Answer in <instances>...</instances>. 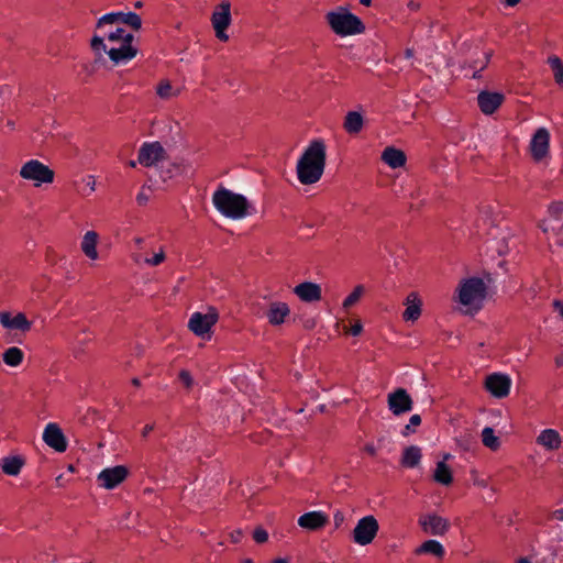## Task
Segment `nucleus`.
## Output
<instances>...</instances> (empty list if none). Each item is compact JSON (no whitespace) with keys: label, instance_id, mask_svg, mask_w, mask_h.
Instances as JSON below:
<instances>
[{"label":"nucleus","instance_id":"nucleus-1","mask_svg":"<svg viewBox=\"0 0 563 563\" xmlns=\"http://www.w3.org/2000/svg\"><path fill=\"white\" fill-rule=\"evenodd\" d=\"M103 29L102 34H95L90 41L91 49L97 54L107 53L111 62L115 65L125 64L132 60L139 53V48L133 44L134 35L124 27L109 25Z\"/></svg>","mask_w":563,"mask_h":563},{"label":"nucleus","instance_id":"nucleus-2","mask_svg":"<svg viewBox=\"0 0 563 563\" xmlns=\"http://www.w3.org/2000/svg\"><path fill=\"white\" fill-rule=\"evenodd\" d=\"M327 159L325 144L322 140H313L297 163V177L302 185L318 183L324 172Z\"/></svg>","mask_w":563,"mask_h":563},{"label":"nucleus","instance_id":"nucleus-3","mask_svg":"<svg viewBox=\"0 0 563 563\" xmlns=\"http://www.w3.org/2000/svg\"><path fill=\"white\" fill-rule=\"evenodd\" d=\"M212 203L222 216L229 219L240 220L250 214L246 197L222 186L213 192Z\"/></svg>","mask_w":563,"mask_h":563},{"label":"nucleus","instance_id":"nucleus-4","mask_svg":"<svg viewBox=\"0 0 563 563\" xmlns=\"http://www.w3.org/2000/svg\"><path fill=\"white\" fill-rule=\"evenodd\" d=\"M324 19L331 31L341 37L363 34L366 30L363 21L351 13L346 7L341 5L329 11Z\"/></svg>","mask_w":563,"mask_h":563},{"label":"nucleus","instance_id":"nucleus-5","mask_svg":"<svg viewBox=\"0 0 563 563\" xmlns=\"http://www.w3.org/2000/svg\"><path fill=\"white\" fill-rule=\"evenodd\" d=\"M459 302L468 309L479 310L487 295V287L479 277L463 279L457 289Z\"/></svg>","mask_w":563,"mask_h":563},{"label":"nucleus","instance_id":"nucleus-6","mask_svg":"<svg viewBox=\"0 0 563 563\" xmlns=\"http://www.w3.org/2000/svg\"><path fill=\"white\" fill-rule=\"evenodd\" d=\"M20 176L33 181L35 187L42 184H52L54 181L55 173L47 165L37 159H30L24 163L20 169Z\"/></svg>","mask_w":563,"mask_h":563},{"label":"nucleus","instance_id":"nucleus-7","mask_svg":"<svg viewBox=\"0 0 563 563\" xmlns=\"http://www.w3.org/2000/svg\"><path fill=\"white\" fill-rule=\"evenodd\" d=\"M231 21V3L228 0H223L216 7L211 15V24L219 41L227 42L229 40L225 31L230 26Z\"/></svg>","mask_w":563,"mask_h":563},{"label":"nucleus","instance_id":"nucleus-8","mask_svg":"<svg viewBox=\"0 0 563 563\" xmlns=\"http://www.w3.org/2000/svg\"><path fill=\"white\" fill-rule=\"evenodd\" d=\"M219 313L214 307H209L207 313L194 312L188 321V328L198 336L208 334L218 322Z\"/></svg>","mask_w":563,"mask_h":563},{"label":"nucleus","instance_id":"nucleus-9","mask_svg":"<svg viewBox=\"0 0 563 563\" xmlns=\"http://www.w3.org/2000/svg\"><path fill=\"white\" fill-rule=\"evenodd\" d=\"M379 530L378 521L372 515L361 518L354 530L353 541L358 545H367L372 543Z\"/></svg>","mask_w":563,"mask_h":563},{"label":"nucleus","instance_id":"nucleus-10","mask_svg":"<svg viewBox=\"0 0 563 563\" xmlns=\"http://www.w3.org/2000/svg\"><path fill=\"white\" fill-rule=\"evenodd\" d=\"M165 155V148L159 142L144 143L139 151L137 162L145 167H151L164 161Z\"/></svg>","mask_w":563,"mask_h":563},{"label":"nucleus","instance_id":"nucleus-11","mask_svg":"<svg viewBox=\"0 0 563 563\" xmlns=\"http://www.w3.org/2000/svg\"><path fill=\"white\" fill-rule=\"evenodd\" d=\"M388 409L395 415L400 416L412 409V398L405 388H397L387 397Z\"/></svg>","mask_w":563,"mask_h":563},{"label":"nucleus","instance_id":"nucleus-12","mask_svg":"<svg viewBox=\"0 0 563 563\" xmlns=\"http://www.w3.org/2000/svg\"><path fill=\"white\" fill-rule=\"evenodd\" d=\"M484 386L494 397L505 398L509 395L511 379L506 374L493 373L486 377Z\"/></svg>","mask_w":563,"mask_h":563},{"label":"nucleus","instance_id":"nucleus-13","mask_svg":"<svg viewBox=\"0 0 563 563\" xmlns=\"http://www.w3.org/2000/svg\"><path fill=\"white\" fill-rule=\"evenodd\" d=\"M129 475L124 465H117L102 470L98 475V482L106 489H113L120 485Z\"/></svg>","mask_w":563,"mask_h":563},{"label":"nucleus","instance_id":"nucleus-14","mask_svg":"<svg viewBox=\"0 0 563 563\" xmlns=\"http://www.w3.org/2000/svg\"><path fill=\"white\" fill-rule=\"evenodd\" d=\"M550 147V133L545 128H539L530 142L531 156L536 162H541L548 154Z\"/></svg>","mask_w":563,"mask_h":563},{"label":"nucleus","instance_id":"nucleus-15","mask_svg":"<svg viewBox=\"0 0 563 563\" xmlns=\"http://www.w3.org/2000/svg\"><path fill=\"white\" fill-rule=\"evenodd\" d=\"M419 523L424 532L432 536H443L450 528L449 520L435 514L421 516Z\"/></svg>","mask_w":563,"mask_h":563},{"label":"nucleus","instance_id":"nucleus-16","mask_svg":"<svg viewBox=\"0 0 563 563\" xmlns=\"http://www.w3.org/2000/svg\"><path fill=\"white\" fill-rule=\"evenodd\" d=\"M505 96L500 92L483 90L477 95V104L481 111L486 114H493L504 102Z\"/></svg>","mask_w":563,"mask_h":563},{"label":"nucleus","instance_id":"nucleus-17","mask_svg":"<svg viewBox=\"0 0 563 563\" xmlns=\"http://www.w3.org/2000/svg\"><path fill=\"white\" fill-rule=\"evenodd\" d=\"M297 522L302 529L318 531L329 523V517L323 511L313 510L301 515Z\"/></svg>","mask_w":563,"mask_h":563},{"label":"nucleus","instance_id":"nucleus-18","mask_svg":"<svg viewBox=\"0 0 563 563\" xmlns=\"http://www.w3.org/2000/svg\"><path fill=\"white\" fill-rule=\"evenodd\" d=\"M44 442L57 452H65L67 442L62 429L56 423H48L43 432Z\"/></svg>","mask_w":563,"mask_h":563},{"label":"nucleus","instance_id":"nucleus-19","mask_svg":"<svg viewBox=\"0 0 563 563\" xmlns=\"http://www.w3.org/2000/svg\"><path fill=\"white\" fill-rule=\"evenodd\" d=\"M292 291L303 302H317L322 297L321 286L312 282L300 283Z\"/></svg>","mask_w":563,"mask_h":563},{"label":"nucleus","instance_id":"nucleus-20","mask_svg":"<svg viewBox=\"0 0 563 563\" xmlns=\"http://www.w3.org/2000/svg\"><path fill=\"white\" fill-rule=\"evenodd\" d=\"M0 323L8 329H15L22 332H27L31 330L32 323L26 319L25 314L22 312L16 313L14 317H11L9 312H0Z\"/></svg>","mask_w":563,"mask_h":563},{"label":"nucleus","instance_id":"nucleus-21","mask_svg":"<svg viewBox=\"0 0 563 563\" xmlns=\"http://www.w3.org/2000/svg\"><path fill=\"white\" fill-rule=\"evenodd\" d=\"M289 313L290 309L286 302L274 301L269 305L266 317L272 325H280Z\"/></svg>","mask_w":563,"mask_h":563},{"label":"nucleus","instance_id":"nucleus-22","mask_svg":"<svg viewBox=\"0 0 563 563\" xmlns=\"http://www.w3.org/2000/svg\"><path fill=\"white\" fill-rule=\"evenodd\" d=\"M537 444L543 446L548 451L558 450L561 446L562 438L554 429H544L536 439Z\"/></svg>","mask_w":563,"mask_h":563},{"label":"nucleus","instance_id":"nucleus-23","mask_svg":"<svg viewBox=\"0 0 563 563\" xmlns=\"http://www.w3.org/2000/svg\"><path fill=\"white\" fill-rule=\"evenodd\" d=\"M406 309L402 313L405 321H416L421 316L422 301L417 292H410L405 301Z\"/></svg>","mask_w":563,"mask_h":563},{"label":"nucleus","instance_id":"nucleus-24","mask_svg":"<svg viewBox=\"0 0 563 563\" xmlns=\"http://www.w3.org/2000/svg\"><path fill=\"white\" fill-rule=\"evenodd\" d=\"M382 161L390 168H399L405 166L407 157L404 151L393 146L386 147L382 153Z\"/></svg>","mask_w":563,"mask_h":563},{"label":"nucleus","instance_id":"nucleus-25","mask_svg":"<svg viewBox=\"0 0 563 563\" xmlns=\"http://www.w3.org/2000/svg\"><path fill=\"white\" fill-rule=\"evenodd\" d=\"M416 554H430L435 556L439 560H442L445 554V550L443 545L433 539L427 540L423 543H421L416 550Z\"/></svg>","mask_w":563,"mask_h":563},{"label":"nucleus","instance_id":"nucleus-26","mask_svg":"<svg viewBox=\"0 0 563 563\" xmlns=\"http://www.w3.org/2000/svg\"><path fill=\"white\" fill-rule=\"evenodd\" d=\"M97 243L98 233L95 231H87L81 241V250L87 257L93 261L98 258Z\"/></svg>","mask_w":563,"mask_h":563},{"label":"nucleus","instance_id":"nucleus-27","mask_svg":"<svg viewBox=\"0 0 563 563\" xmlns=\"http://www.w3.org/2000/svg\"><path fill=\"white\" fill-rule=\"evenodd\" d=\"M364 125L363 115L357 111H350L346 113L343 128L349 134H357L362 131Z\"/></svg>","mask_w":563,"mask_h":563},{"label":"nucleus","instance_id":"nucleus-28","mask_svg":"<svg viewBox=\"0 0 563 563\" xmlns=\"http://www.w3.org/2000/svg\"><path fill=\"white\" fill-rule=\"evenodd\" d=\"M421 457V449L410 445L404 450L400 463L404 467L413 468L419 465Z\"/></svg>","mask_w":563,"mask_h":563},{"label":"nucleus","instance_id":"nucleus-29","mask_svg":"<svg viewBox=\"0 0 563 563\" xmlns=\"http://www.w3.org/2000/svg\"><path fill=\"white\" fill-rule=\"evenodd\" d=\"M24 465V460L21 456H5L1 460V470L5 475L16 476L22 466Z\"/></svg>","mask_w":563,"mask_h":563},{"label":"nucleus","instance_id":"nucleus-30","mask_svg":"<svg viewBox=\"0 0 563 563\" xmlns=\"http://www.w3.org/2000/svg\"><path fill=\"white\" fill-rule=\"evenodd\" d=\"M125 12H110L98 19L96 31H101L108 25L124 24Z\"/></svg>","mask_w":563,"mask_h":563},{"label":"nucleus","instance_id":"nucleus-31","mask_svg":"<svg viewBox=\"0 0 563 563\" xmlns=\"http://www.w3.org/2000/svg\"><path fill=\"white\" fill-rule=\"evenodd\" d=\"M433 478L437 483L445 486L450 485L453 482L452 472L444 461L437 463Z\"/></svg>","mask_w":563,"mask_h":563},{"label":"nucleus","instance_id":"nucleus-32","mask_svg":"<svg viewBox=\"0 0 563 563\" xmlns=\"http://www.w3.org/2000/svg\"><path fill=\"white\" fill-rule=\"evenodd\" d=\"M2 356L7 365L15 367L22 363L24 354L21 349L12 346L5 350Z\"/></svg>","mask_w":563,"mask_h":563},{"label":"nucleus","instance_id":"nucleus-33","mask_svg":"<svg viewBox=\"0 0 563 563\" xmlns=\"http://www.w3.org/2000/svg\"><path fill=\"white\" fill-rule=\"evenodd\" d=\"M482 442L483 444L493 450L496 451L500 446V441L497 435H495L494 429L490 427H486L482 431Z\"/></svg>","mask_w":563,"mask_h":563},{"label":"nucleus","instance_id":"nucleus-34","mask_svg":"<svg viewBox=\"0 0 563 563\" xmlns=\"http://www.w3.org/2000/svg\"><path fill=\"white\" fill-rule=\"evenodd\" d=\"M548 64L550 65V67L553 70V76H554L555 82L560 87H563V62L561 60V58L559 56L552 55L548 58Z\"/></svg>","mask_w":563,"mask_h":563},{"label":"nucleus","instance_id":"nucleus-35","mask_svg":"<svg viewBox=\"0 0 563 563\" xmlns=\"http://www.w3.org/2000/svg\"><path fill=\"white\" fill-rule=\"evenodd\" d=\"M156 93L162 99H169L177 95L174 92L170 81L166 79L158 82Z\"/></svg>","mask_w":563,"mask_h":563},{"label":"nucleus","instance_id":"nucleus-36","mask_svg":"<svg viewBox=\"0 0 563 563\" xmlns=\"http://www.w3.org/2000/svg\"><path fill=\"white\" fill-rule=\"evenodd\" d=\"M363 294H364V286L363 285H357L353 289V291L344 299L343 308L344 309H349L352 306H354L361 299Z\"/></svg>","mask_w":563,"mask_h":563},{"label":"nucleus","instance_id":"nucleus-37","mask_svg":"<svg viewBox=\"0 0 563 563\" xmlns=\"http://www.w3.org/2000/svg\"><path fill=\"white\" fill-rule=\"evenodd\" d=\"M124 24L131 26L133 30H140L142 26V19L135 12H126L124 18Z\"/></svg>","mask_w":563,"mask_h":563},{"label":"nucleus","instance_id":"nucleus-38","mask_svg":"<svg viewBox=\"0 0 563 563\" xmlns=\"http://www.w3.org/2000/svg\"><path fill=\"white\" fill-rule=\"evenodd\" d=\"M549 216L554 220L563 219V202H552L548 209Z\"/></svg>","mask_w":563,"mask_h":563},{"label":"nucleus","instance_id":"nucleus-39","mask_svg":"<svg viewBox=\"0 0 563 563\" xmlns=\"http://www.w3.org/2000/svg\"><path fill=\"white\" fill-rule=\"evenodd\" d=\"M421 424V417L420 415H412L409 419V423L405 426V429L402 430V435L407 437L410 433H413L416 430L415 428Z\"/></svg>","mask_w":563,"mask_h":563},{"label":"nucleus","instance_id":"nucleus-40","mask_svg":"<svg viewBox=\"0 0 563 563\" xmlns=\"http://www.w3.org/2000/svg\"><path fill=\"white\" fill-rule=\"evenodd\" d=\"M492 57V53H485L484 59L481 62V65L477 67V62L474 63L471 67L475 68V71L473 74V78H481V71L488 65L489 59Z\"/></svg>","mask_w":563,"mask_h":563},{"label":"nucleus","instance_id":"nucleus-41","mask_svg":"<svg viewBox=\"0 0 563 563\" xmlns=\"http://www.w3.org/2000/svg\"><path fill=\"white\" fill-rule=\"evenodd\" d=\"M165 252L163 249L159 250L153 257H146L144 262L150 266H157L165 261Z\"/></svg>","mask_w":563,"mask_h":563},{"label":"nucleus","instance_id":"nucleus-42","mask_svg":"<svg viewBox=\"0 0 563 563\" xmlns=\"http://www.w3.org/2000/svg\"><path fill=\"white\" fill-rule=\"evenodd\" d=\"M253 539L256 543H265L268 540V533L264 528L257 527L253 531Z\"/></svg>","mask_w":563,"mask_h":563},{"label":"nucleus","instance_id":"nucleus-43","mask_svg":"<svg viewBox=\"0 0 563 563\" xmlns=\"http://www.w3.org/2000/svg\"><path fill=\"white\" fill-rule=\"evenodd\" d=\"M540 228L542 229V231L544 233H547L550 228L545 224V221H543L542 223H540ZM551 230L552 231H555V234L558 235V241L560 244H563V223L559 227V228H555V227H551Z\"/></svg>","mask_w":563,"mask_h":563},{"label":"nucleus","instance_id":"nucleus-44","mask_svg":"<svg viewBox=\"0 0 563 563\" xmlns=\"http://www.w3.org/2000/svg\"><path fill=\"white\" fill-rule=\"evenodd\" d=\"M179 379L186 385V387H191L194 380L188 371H180Z\"/></svg>","mask_w":563,"mask_h":563},{"label":"nucleus","instance_id":"nucleus-45","mask_svg":"<svg viewBox=\"0 0 563 563\" xmlns=\"http://www.w3.org/2000/svg\"><path fill=\"white\" fill-rule=\"evenodd\" d=\"M344 520H345L344 514L341 510H336L333 515V522H334L335 528L341 527L342 523L344 522Z\"/></svg>","mask_w":563,"mask_h":563},{"label":"nucleus","instance_id":"nucleus-46","mask_svg":"<svg viewBox=\"0 0 563 563\" xmlns=\"http://www.w3.org/2000/svg\"><path fill=\"white\" fill-rule=\"evenodd\" d=\"M243 539V531L241 529L233 530L230 533V540L233 543H239Z\"/></svg>","mask_w":563,"mask_h":563},{"label":"nucleus","instance_id":"nucleus-47","mask_svg":"<svg viewBox=\"0 0 563 563\" xmlns=\"http://www.w3.org/2000/svg\"><path fill=\"white\" fill-rule=\"evenodd\" d=\"M552 307H553L554 311H556L559 313L561 319H563V301L555 299L552 302Z\"/></svg>","mask_w":563,"mask_h":563},{"label":"nucleus","instance_id":"nucleus-48","mask_svg":"<svg viewBox=\"0 0 563 563\" xmlns=\"http://www.w3.org/2000/svg\"><path fill=\"white\" fill-rule=\"evenodd\" d=\"M136 201L140 206H145L148 201V196L142 190L137 194Z\"/></svg>","mask_w":563,"mask_h":563},{"label":"nucleus","instance_id":"nucleus-49","mask_svg":"<svg viewBox=\"0 0 563 563\" xmlns=\"http://www.w3.org/2000/svg\"><path fill=\"white\" fill-rule=\"evenodd\" d=\"M362 330H363V325L360 322H356L351 327V334L360 335Z\"/></svg>","mask_w":563,"mask_h":563},{"label":"nucleus","instance_id":"nucleus-50","mask_svg":"<svg viewBox=\"0 0 563 563\" xmlns=\"http://www.w3.org/2000/svg\"><path fill=\"white\" fill-rule=\"evenodd\" d=\"M364 451L369 454L371 456H375L377 453V450L373 443H367L364 446Z\"/></svg>","mask_w":563,"mask_h":563},{"label":"nucleus","instance_id":"nucleus-51","mask_svg":"<svg viewBox=\"0 0 563 563\" xmlns=\"http://www.w3.org/2000/svg\"><path fill=\"white\" fill-rule=\"evenodd\" d=\"M553 518L556 520L563 521V509H556L553 511Z\"/></svg>","mask_w":563,"mask_h":563},{"label":"nucleus","instance_id":"nucleus-52","mask_svg":"<svg viewBox=\"0 0 563 563\" xmlns=\"http://www.w3.org/2000/svg\"><path fill=\"white\" fill-rule=\"evenodd\" d=\"M154 429V426L153 424H146L144 428H143V431H142V435L143 437H147L150 434L151 431H153Z\"/></svg>","mask_w":563,"mask_h":563},{"label":"nucleus","instance_id":"nucleus-53","mask_svg":"<svg viewBox=\"0 0 563 563\" xmlns=\"http://www.w3.org/2000/svg\"><path fill=\"white\" fill-rule=\"evenodd\" d=\"M504 3L507 5V7H515L517 5L521 0H503Z\"/></svg>","mask_w":563,"mask_h":563},{"label":"nucleus","instance_id":"nucleus-54","mask_svg":"<svg viewBox=\"0 0 563 563\" xmlns=\"http://www.w3.org/2000/svg\"><path fill=\"white\" fill-rule=\"evenodd\" d=\"M413 56V49L412 48H407L405 51V57L406 58H411Z\"/></svg>","mask_w":563,"mask_h":563},{"label":"nucleus","instance_id":"nucleus-55","mask_svg":"<svg viewBox=\"0 0 563 563\" xmlns=\"http://www.w3.org/2000/svg\"><path fill=\"white\" fill-rule=\"evenodd\" d=\"M360 3L366 7H369L372 3V0H360Z\"/></svg>","mask_w":563,"mask_h":563},{"label":"nucleus","instance_id":"nucleus-56","mask_svg":"<svg viewBox=\"0 0 563 563\" xmlns=\"http://www.w3.org/2000/svg\"><path fill=\"white\" fill-rule=\"evenodd\" d=\"M272 563H288V561L285 559H276Z\"/></svg>","mask_w":563,"mask_h":563},{"label":"nucleus","instance_id":"nucleus-57","mask_svg":"<svg viewBox=\"0 0 563 563\" xmlns=\"http://www.w3.org/2000/svg\"><path fill=\"white\" fill-rule=\"evenodd\" d=\"M132 384H133L134 386L139 387V386H140V379H139V378H133V379H132Z\"/></svg>","mask_w":563,"mask_h":563},{"label":"nucleus","instance_id":"nucleus-58","mask_svg":"<svg viewBox=\"0 0 563 563\" xmlns=\"http://www.w3.org/2000/svg\"><path fill=\"white\" fill-rule=\"evenodd\" d=\"M518 563H531V562L526 558H521V559H519Z\"/></svg>","mask_w":563,"mask_h":563},{"label":"nucleus","instance_id":"nucleus-59","mask_svg":"<svg viewBox=\"0 0 563 563\" xmlns=\"http://www.w3.org/2000/svg\"><path fill=\"white\" fill-rule=\"evenodd\" d=\"M142 5H143V3H142L141 1H137V2H135V4H134V7H135V8H142Z\"/></svg>","mask_w":563,"mask_h":563},{"label":"nucleus","instance_id":"nucleus-60","mask_svg":"<svg viewBox=\"0 0 563 563\" xmlns=\"http://www.w3.org/2000/svg\"><path fill=\"white\" fill-rule=\"evenodd\" d=\"M110 44V46L114 45V46H120V42H108Z\"/></svg>","mask_w":563,"mask_h":563},{"label":"nucleus","instance_id":"nucleus-61","mask_svg":"<svg viewBox=\"0 0 563 563\" xmlns=\"http://www.w3.org/2000/svg\"><path fill=\"white\" fill-rule=\"evenodd\" d=\"M129 165H130L131 167H135L136 163H135L134 161H130Z\"/></svg>","mask_w":563,"mask_h":563},{"label":"nucleus","instance_id":"nucleus-62","mask_svg":"<svg viewBox=\"0 0 563 563\" xmlns=\"http://www.w3.org/2000/svg\"><path fill=\"white\" fill-rule=\"evenodd\" d=\"M242 563H253L251 559H245Z\"/></svg>","mask_w":563,"mask_h":563},{"label":"nucleus","instance_id":"nucleus-63","mask_svg":"<svg viewBox=\"0 0 563 563\" xmlns=\"http://www.w3.org/2000/svg\"><path fill=\"white\" fill-rule=\"evenodd\" d=\"M142 241H143V240H142L141 238L135 239V242H136L137 244H141V243H142Z\"/></svg>","mask_w":563,"mask_h":563},{"label":"nucleus","instance_id":"nucleus-64","mask_svg":"<svg viewBox=\"0 0 563 563\" xmlns=\"http://www.w3.org/2000/svg\"><path fill=\"white\" fill-rule=\"evenodd\" d=\"M562 364V361L556 358V365L560 366Z\"/></svg>","mask_w":563,"mask_h":563}]
</instances>
